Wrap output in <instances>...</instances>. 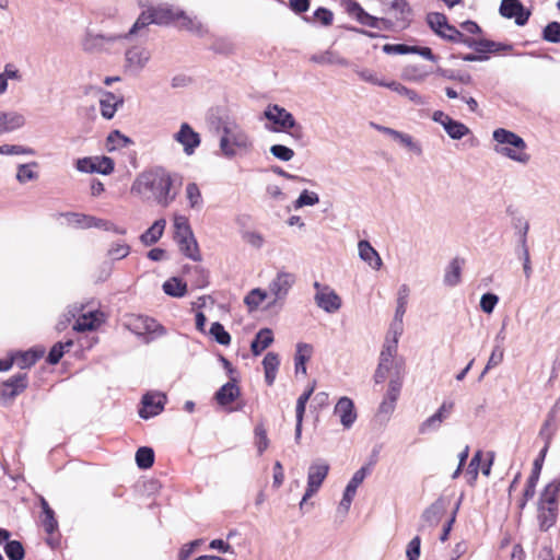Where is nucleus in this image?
<instances>
[{
	"label": "nucleus",
	"mask_w": 560,
	"mask_h": 560,
	"mask_svg": "<svg viewBox=\"0 0 560 560\" xmlns=\"http://www.w3.org/2000/svg\"><path fill=\"white\" fill-rule=\"evenodd\" d=\"M404 329V320H390L374 373L375 383L387 381L386 392L378 407L380 413L387 416L396 408L406 377L405 361L397 358L398 343Z\"/></svg>",
	"instance_id": "f257e3e1"
},
{
	"label": "nucleus",
	"mask_w": 560,
	"mask_h": 560,
	"mask_svg": "<svg viewBox=\"0 0 560 560\" xmlns=\"http://www.w3.org/2000/svg\"><path fill=\"white\" fill-rule=\"evenodd\" d=\"M172 185L173 178L168 172L154 168L137 175L130 191L142 199L152 197L159 205L167 207L176 198V192L172 191Z\"/></svg>",
	"instance_id": "f03ea898"
},
{
	"label": "nucleus",
	"mask_w": 560,
	"mask_h": 560,
	"mask_svg": "<svg viewBox=\"0 0 560 560\" xmlns=\"http://www.w3.org/2000/svg\"><path fill=\"white\" fill-rule=\"evenodd\" d=\"M219 151L225 159L242 158L254 151V139L248 130L233 118H223L219 127Z\"/></svg>",
	"instance_id": "7ed1b4c3"
},
{
	"label": "nucleus",
	"mask_w": 560,
	"mask_h": 560,
	"mask_svg": "<svg viewBox=\"0 0 560 560\" xmlns=\"http://www.w3.org/2000/svg\"><path fill=\"white\" fill-rule=\"evenodd\" d=\"M491 148L500 158L521 166H526L532 161L526 141L518 133L506 128L500 127L492 131Z\"/></svg>",
	"instance_id": "20e7f679"
},
{
	"label": "nucleus",
	"mask_w": 560,
	"mask_h": 560,
	"mask_svg": "<svg viewBox=\"0 0 560 560\" xmlns=\"http://www.w3.org/2000/svg\"><path fill=\"white\" fill-rule=\"evenodd\" d=\"M178 15H180V9L170 4H159L156 7L149 8L147 11L142 12L136 21L130 33H136L138 28L152 23L159 25L174 23Z\"/></svg>",
	"instance_id": "39448f33"
},
{
	"label": "nucleus",
	"mask_w": 560,
	"mask_h": 560,
	"mask_svg": "<svg viewBox=\"0 0 560 560\" xmlns=\"http://www.w3.org/2000/svg\"><path fill=\"white\" fill-rule=\"evenodd\" d=\"M329 470L330 466L324 459H316L310 464L306 474L305 491L299 504L301 510L311 498L318 493L329 474Z\"/></svg>",
	"instance_id": "423d86ee"
},
{
	"label": "nucleus",
	"mask_w": 560,
	"mask_h": 560,
	"mask_svg": "<svg viewBox=\"0 0 560 560\" xmlns=\"http://www.w3.org/2000/svg\"><path fill=\"white\" fill-rule=\"evenodd\" d=\"M264 116L273 124L272 127H267L271 131L292 135L293 130L301 129L293 115L279 105H268L264 110Z\"/></svg>",
	"instance_id": "0eeeda50"
},
{
	"label": "nucleus",
	"mask_w": 560,
	"mask_h": 560,
	"mask_svg": "<svg viewBox=\"0 0 560 560\" xmlns=\"http://www.w3.org/2000/svg\"><path fill=\"white\" fill-rule=\"evenodd\" d=\"M315 304L327 314H336L342 307V299L335 289L319 282L314 283Z\"/></svg>",
	"instance_id": "6e6552de"
},
{
	"label": "nucleus",
	"mask_w": 560,
	"mask_h": 560,
	"mask_svg": "<svg viewBox=\"0 0 560 560\" xmlns=\"http://www.w3.org/2000/svg\"><path fill=\"white\" fill-rule=\"evenodd\" d=\"M69 314L75 318L73 330L78 332L92 331L97 329L104 322V315L100 311L83 312L82 306L77 304L69 307Z\"/></svg>",
	"instance_id": "1a4fd4ad"
},
{
	"label": "nucleus",
	"mask_w": 560,
	"mask_h": 560,
	"mask_svg": "<svg viewBox=\"0 0 560 560\" xmlns=\"http://www.w3.org/2000/svg\"><path fill=\"white\" fill-rule=\"evenodd\" d=\"M370 474V468L366 466H362L358 470L353 472L350 480L345 487L342 492V497L338 503L337 511L342 515H347L350 511L351 504L357 495L358 489L364 482L365 478Z\"/></svg>",
	"instance_id": "9d476101"
},
{
	"label": "nucleus",
	"mask_w": 560,
	"mask_h": 560,
	"mask_svg": "<svg viewBox=\"0 0 560 560\" xmlns=\"http://www.w3.org/2000/svg\"><path fill=\"white\" fill-rule=\"evenodd\" d=\"M75 168L80 173L110 175L115 170V162L106 155H93L78 159Z\"/></svg>",
	"instance_id": "9b49d317"
},
{
	"label": "nucleus",
	"mask_w": 560,
	"mask_h": 560,
	"mask_svg": "<svg viewBox=\"0 0 560 560\" xmlns=\"http://www.w3.org/2000/svg\"><path fill=\"white\" fill-rule=\"evenodd\" d=\"M295 282V276L288 271H280L268 285L270 301L267 306H273L283 301Z\"/></svg>",
	"instance_id": "f8f14e48"
},
{
	"label": "nucleus",
	"mask_w": 560,
	"mask_h": 560,
	"mask_svg": "<svg viewBox=\"0 0 560 560\" xmlns=\"http://www.w3.org/2000/svg\"><path fill=\"white\" fill-rule=\"evenodd\" d=\"M187 156L195 154L201 144V137L188 122H180L179 128L172 136Z\"/></svg>",
	"instance_id": "ddd939ff"
},
{
	"label": "nucleus",
	"mask_w": 560,
	"mask_h": 560,
	"mask_svg": "<svg viewBox=\"0 0 560 560\" xmlns=\"http://www.w3.org/2000/svg\"><path fill=\"white\" fill-rule=\"evenodd\" d=\"M431 118L434 122L439 124L453 140H460L470 133V129L465 124L453 119L443 110H434Z\"/></svg>",
	"instance_id": "4468645a"
},
{
	"label": "nucleus",
	"mask_w": 560,
	"mask_h": 560,
	"mask_svg": "<svg viewBox=\"0 0 560 560\" xmlns=\"http://www.w3.org/2000/svg\"><path fill=\"white\" fill-rule=\"evenodd\" d=\"M453 409V401H443L434 413L419 424V433L424 435L439 431L442 424L451 417Z\"/></svg>",
	"instance_id": "2eb2a0df"
},
{
	"label": "nucleus",
	"mask_w": 560,
	"mask_h": 560,
	"mask_svg": "<svg viewBox=\"0 0 560 560\" xmlns=\"http://www.w3.org/2000/svg\"><path fill=\"white\" fill-rule=\"evenodd\" d=\"M347 13L357 20L360 24L377 28V30H389L390 22L386 19H380L373 16L364 11V9L355 1H347L345 3Z\"/></svg>",
	"instance_id": "dca6fc26"
},
{
	"label": "nucleus",
	"mask_w": 560,
	"mask_h": 560,
	"mask_svg": "<svg viewBox=\"0 0 560 560\" xmlns=\"http://www.w3.org/2000/svg\"><path fill=\"white\" fill-rule=\"evenodd\" d=\"M343 430H350L358 420V411L353 400L348 396L338 398L332 410Z\"/></svg>",
	"instance_id": "f3484780"
},
{
	"label": "nucleus",
	"mask_w": 560,
	"mask_h": 560,
	"mask_svg": "<svg viewBox=\"0 0 560 560\" xmlns=\"http://www.w3.org/2000/svg\"><path fill=\"white\" fill-rule=\"evenodd\" d=\"M151 59V51L142 46H135L125 54V68L130 73L141 72Z\"/></svg>",
	"instance_id": "a211bd4d"
},
{
	"label": "nucleus",
	"mask_w": 560,
	"mask_h": 560,
	"mask_svg": "<svg viewBox=\"0 0 560 560\" xmlns=\"http://www.w3.org/2000/svg\"><path fill=\"white\" fill-rule=\"evenodd\" d=\"M428 23L430 27L441 37L453 42H459L463 38V34L457 31L454 26L447 23V19L444 14L433 12L428 15Z\"/></svg>",
	"instance_id": "6ab92c4d"
},
{
	"label": "nucleus",
	"mask_w": 560,
	"mask_h": 560,
	"mask_svg": "<svg viewBox=\"0 0 560 560\" xmlns=\"http://www.w3.org/2000/svg\"><path fill=\"white\" fill-rule=\"evenodd\" d=\"M27 124L25 114L19 110L0 109V136L24 128Z\"/></svg>",
	"instance_id": "aec40b11"
},
{
	"label": "nucleus",
	"mask_w": 560,
	"mask_h": 560,
	"mask_svg": "<svg viewBox=\"0 0 560 560\" xmlns=\"http://www.w3.org/2000/svg\"><path fill=\"white\" fill-rule=\"evenodd\" d=\"M166 396L163 393L154 392L148 393L142 398V407L139 415L143 419H149L158 416L164 409Z\"/></svg>",
	"instance_id": "412c9836"
},
{
	"label": "nucleus",
	"mask_w": 560,
	"mask_h": 560,
	"mask_svg": "<svg viewBox=\"0 0 560 560\" xmlns=\"http://www.w3.org/2000/svg\"><path fill=\"white\" fill-rule=\"evenodd\" d=\"M125 326L138 336L153 334L159 329L155 319L142 315H129L125 319Z\"/></svg>",
	"instance_id": "4be33fe9"
},
{
	"label": "nucleus",
	"mask_w": 560,
	"mask_h": 560,
	"mask_svg": "<svg viewBox=\"0 0 560 560\" xmlns=\"http://www.w3.org/2000/svg\"><path fill=\"white\" fill-rule=\"evenodd\" d=\"M500 13L506 19H514L517 25H524L530 15L520 0H502Z\"/></svg>",
	"instance_id": "5701e85b"
},
{
	"label": "nucleus",
	"mask_w": 560,
	"mask_h": 560,
	"mask_svg": "<svg viewBox=\"0 0 560 560\" xmlns=\"http://www.w3.org/2000/svg\"><path fill=\"white\" fill-rule=\"evenodd\" d=\"M358 255L372 270L378 271L383 267L378 252L366 240L358 242Z\"/></svg>",
	"instance_id": "b1692460"
},
{
	"label": "nucleus",
	"mask_w": 560,
	"mask_h": 560,
	"mask_svg": "<svg viewBox=\"0 0 560 560\" xmlns=\"http://www.w3.org/2000/svg\"><path fill=\"white\" fill-rule=\"evenodd\" d=\"M44 353V348H34L24 352L11 353L5 360H12V365L15 363L20 369H27L34 365Z\"/></svg>",
	"instance_id": "393cba45"
},
{
	"label": "nucleus",
	"mask_w": 560,
	"mask_h": 560,
	"mask_svg": "<svg viewBox=\"0 0 560 560\" xmlns=\"http://www.w3.org/2000/svg\"><path fill=\"white\" fill-rule=\"evenodd\" d=\"M275 341V334L272 329L265 327L257 331L252 343L250 351L253 355H260L266 349H268Z\"/></svg>",
	"instance_id": "a878e982"
},
{
	"label": "nucleus",
	"mask_w": 560,
	"mask_h": 560,
	"mask_svg": "<svg viewBox=\"0 0 560 560\" xmlns=\"http://www.w3.org/2000/svg\"><path fill=\"white\" fill-rule=\"evenodd\" d=\"M265 382L267 385L272 386L280 366V357L276 352H267L261 361Z\"/></svg>",
	"instance_id": "bb28decb"
},
{
	"label": "nucleus",
	"mask_w": 560,
	"mask_h": 560,
	"mask_svg": "<svg viewBox=\"0 0 560 560\" xmlns=\"http://www.w3.org/2000/svg\"><path fill=\"white\" fill-rule=\"evenodd\" d=\"M463 265L464 260L457 257L448 262L443 276V282L446 287L453 288L460 283Z\"/></svg>",
	"instance_id": "cd10ccee"
},
{
	"label": "nucleus",
	"mask_w": 560,
	"mask_h": 560,
	"mask_svg": "<svg viewBox=\"0 0 560 560\" xmlns=\"http://www.w3.org/2000/svg\"><path fill=\"white\" fill-rule=\"evenodd\" d=\"M313 347L310 343L299 342L295 347L294 369L295 374L306 375V362L311 359Z\"/></svg>",
	"instance_id": "c85d7f7f"
},
{
	"label": "nucleus",
	"mask_w": 560,
	"mask_h": 560,
	"mask_svg": "<svg viewBox=\"0 0 560 560\" xmlns=\"http://www.w3.org/2000/svg\"><path fill=\"white\" fill-rule=\"evenodd\" d=\"M26 386V374H18L2 384V395L8 398H13L22 393Z\"/></svg>",
	"instance_id": "c756f323"
},
{
	"label": "nucleus",
	"mask_w": 560,
	"mask_h": 560,
	"mask_svg": "<svg viewBox=\"0 0 560 560\" xmlns=\"http://www.w3.org/2000/svg\"><path fill=\"white\" fill-rule=\"evenodd\" d=\"M166 228V220L159 219L140 236V241L144 246H151L160 241Z\"/></svg>",
	"instance_id": "7c9ffc66"
},
{
	"label": "nucleus",
	"mask_w": 560,
	"mask_h": 560,
	"mask_svg": "<svg viewBox=\"0 0 560 560\" xmlns=\"http://www.w3.org/2000/svg\"><path fill=\"white\" fill-rule=\"evenodd\" d=\"M121 100L113 93L105 92L100 97V109L101 114L105 119H112L119 104H121Z\"/></svg>",
	"instance_id": "2f4dec72"
},
{
	"label": "nucleus",
	"mask_w": 560,
	"mask_h": 560,
	"mask_svg": "<svg viewBox=\"0 0 560 560\" xmlns=\"http://www.w3.org/2000/svg\"><path fill=\"white\" fill-rule=\"evenodd\" d=\"M175 242L178 244L180 252L186 257H188L189 259H191L194 261L201 260L199 246H198V243H197L194 234H191L189 236L187 235L185 237L184 236L179 237V238L175 240Z\"/></svg>",
	"instance_id": "473e14b6"
},
{
	"label": "nucleus",
	"mask_w": 560,
	"mask_h": 560,
	"mask_svg": "<svg viewBox=\"0 0 560 560\" xmlns=\"http://www.w3.org/2000/svg\"><path fill=\"white\" fill-rule=\"evenodd\" d=\"M240 396V387L235 381L224 384L215 394L219 405L225 407L233 402Z\"/></svg>",
	"instance_id": "72a5a7b5"
},
{
	"label": "nucleus",
	"mask_w": 560,
	"mask_h": 560,
	"mask_svg": "<svg viewBox=\"0 0 560 560\" xmlns=\"http://www.w3.org/2000/svg\"><path fill=\"white\" fill-rule=\"evenodd\" d=\"M37 168H38L37 162H28V163L20 164L16 167L15 179L22 185L26 184L28 182L37 180L39 177Z\"/></svg>",
	"instance_id": "f704fd0d"
},
{
	"label": "nucleus",
	"mask_w": 560,
	"mask_h": 560,
	"mask_svg": "<svg viewBox=\"0 0 560 560\" xmlns=\"http://www.w3.org/2000/svg\"><path fill=\"white\" fill-rule=\"evenodd\" d=\"M465 45H467L470 48H474L477 54L481 56H487L489 52H495L499 51L501 48H503L500 44L491 42V40H474L468 39L463 35V38L460 40Z\"/></svg>",
	"instance_id": "c9c22d12"
},
{
	"label": "nucleus",
	"mask_w": 560,
	"mask_h": 560,
	"mask_svg": "<svg viewBox=\"0 0 560 560\" xmlns=\"http://www.w3.org/2000/svg\"><path fill=\"white\" fill-rule=\"evenodd\" d=\"M270 300V295L262 289H253L244 298V303L249 312L257 311L266 300Z\"/></svg>",
	"instance_id": "e433bc0d"
},
{
	"label": "nucleus",
	"mask_w": 560,
	"mask_h": 560,
	"mask_svg": "<svg viewBox=\"0 0 560 560\" xmlns=\"http://www.w3.org/2000/svg\"><path fill=\"white\" fill-rule=\"evenodd\" d=\"M132 143L131 139L122 135L119 130H114L108 133L105 148L108 152H115L124 149Z\"/></svg>",
	"instance_id": "4c0bfd02"
},
{
	"label": "nucleus",
	"mask_w": 560,
	"mask_h": 560,
	"mask_svg": "<svg viewBox=\"0 0 560 560\" xmlns=\"http://www.w3.org/2000/svg\"><path fill=\"white\" fill-rule=\"evenodd\" d=\"M444 512V505L441 501H438L435 503H433L431 506H429L422 514L421 516V521H422V526L425 527V526H429V527H432V526H435L441 517H442V514Z\"/></svg>",
	"instance_id": "58836bf2"
},
{
	"label": "nucleus",
	"mask_w": 560,
	"mask_h": 560,
	"mask_svg": "<svg viewBox=\"0 0 560 560\" xmlns=\"http://www.w3.org/2000/svg\"><path fill=\"white\" fill-rule=\"evenodd\" d=\"M162 288L165 294L173 298H183L187 293L186 282L177 277L167 279Z\"/></svg>",
	"instance_id": "ea45409f"
},
{
	"label": "nucleus",
	"mask_w": 560,
	"mask_h": 560,
	"mask_svg": "<svg viewBox=\"0 0 560 560\" xmlns=\"http://www.w3.org/2000/svg\"><path fill=\"white\" fill-rule=\"evenodd\" d=\"M185 197L188 207L194 210H200L203 206V199L200 188L196 183H188L185 187Z\"/></svg>",
	"instance_id": "a19ab883"
},
{
	"label": "nucleus",
	"mask_w": 560,
	"mask_h": 560,
	"mask_svg": "<svg viewBox=\"0 0 560 560\" xmlns=\"http://www.w3.org/2000/svg\"><path fill=\"white\" fill-rule=\"evenodd\" d=\"M559 491H560V482L559 481L553 480V481L549 482L545 487V489L540 495L539 505H549V506L558 508L557 498H558Z\"/></svg>",
	"instance_id": "79ce46f5"
},
{
	"label": "nucleus",
	"mask_w": 560,
	"mask_h": 560,
	"mask_svg": "<svg viewBox=\"0 0 560 560\" xmlns=\"http://www.w3.org/2000/svg\"><path fill=\"white\" fill-rule=\"evenodd\" d=\"M172 221L174 230V240L194 234L189 224V220L186 215L180 213H174Z\"/></svg>",
	"instance_id": "37998d69"
},
{
	"label": "nucleus",
	"mask_w": 560,
	"mask_h": 560,
	"mask_svg": "<svg viewBox=\"0 0 560 560\" xmlns=\"http://www.w3.org/2000/svg\"><path fill=\"white\" fill-rule=\"evenodd\" d=\"M390 10L395 14L397 21L400 22L402 27L409 22L411 9L406 0H394L390 4Z\"/></svg>",
	"instance_id": "c03bdc74"
},
{
	"label": "nucleus",
	"mask_w": 560,
	"mask_h": 560,
	"mask_svg": "<svg viewBox=\"0 0 560 560\" xmlns=\"http://www.w3.org/2000/svg\"><path fill=\"white\" fill-rule=\"evenodd\" d=\"M557 511V506L539 505L538 518L542 529H548L556 523Z\"/></svg>",
	"instance_id": "a18cd8bd"
},
{
	"label": "nucleus",
	"mask_w": 560,
	"mask_h": 560,
	"mask_svg": "<svg viewBox=\"0 0 560 560\" xmlns=\"http://www.w3.org/2000/svg\"><path fill=\"white\" fill-rule=\"evenodd\" d=\"M319 203V196L313 190L304 189L301 191L299 197L293 201V208L295 210L304 207H314Z\"/></svg>",
	"instance_id": "49530a36"
},
{
	"label": "nucleus",
	"mask_w": 560,
	"mask_h": 560,
	"mask_svg": "<svg viewBox=\"0 0 560 560\" xmlns=\"http://www.w3.org/2000/svg\"><path fill=\"white\" fill-rule=\"evenodd\" d=\"M60 217L65 220L67 224L73 228L90 229L91 215L77 212H67L60 214Z\"/></svg>",
	"instance_id": "de8ad7c7"
},
{
	"label": "nucleus",
	"mask_w": 560,
	"mask_h": 560,
	"mask_svg": "<svg viewBox=\"0 0 560 560\" xmlns=\"http://www.w3.org/2000/svg\"><path fill=\"white\" fill-rule=\"evenodd\" d=\"M396 142L416 155H421L423 152L421 143L409 133L400 131Z\"/></svg>",
	"instance_id": "09e8293b"
},
{
	"label": "nucleus",
	"mask_w": 560,
	"mask_h": 560,
	"mask_svg": "<svg viewBox=\"0 0 560 560\" xmlns=\"http://www.w3.org/2000/svg\"><path fill=\"white\" fill-rule=\"evenodd\" d=\"M72 346H73V341L70 339L65 342L55 343L48 353L47 361L50 364H57L60 361V359L63 357V354L67 351H69Z\"/></svg>",
	"instance_id": "8fccbe9b"
},
{
	"label": "nucleus",
	"mask_w": 560,
	"mask_h": 560,
	"mask_svg": "<svg viewBox=\"0 0 560 560\" xmlns=\"http://www.w3.org/2000/svg\"><path fill=\"white\" fill-rule=\"evenodd\" d=\"M21 79L19 70L13 65H5L3 71L0 73V96L3 95L8 90L9 80Z\"/></svg>",
	"instance_id": "3c124183"
},
{
	"label": "nucleus",
	"mask_w": 560,
	"mask_h": 560,
	"mask_svg": "<svg viewBox=\"0 0 560 560\" xmlns=\"http://www.w3.org/2000/svg\"><path fill=\"white\" fill-rule=\"evenodd\" d=\"M36 151L22 144H2L0 145V155H28L33 156Z\"/></svg>",
	"instance_id": "603ef678"
},
{
	"label": "nucleus",
	"mask_w": 560,
	"mask_h": 560,
	"mask_svg": "<svg viewBox=\"0 0 560 560\" xmlns=\"http://www.w3.org/2000/svg\"><path fill=\"white\" fill-rule=\"evenodd\" d=\"M209 334L218 343L222 346H229L231 343L230 334L218 322L211 325Z\"/></svg>",
	"instance_id": "864d4df0"
},
{
	"label": "nucleus",
	"mask_w": 560,
	"mask_h": 560,
	"mask_svg": "<svg viewBox=\"0 0 560 560\" xmlns=\"http://www.w3.org/2000/svg\"><path fill=\"white\" fill-rule=\"evenodd\" d=\"M482 457H483V454L481 451H478L471 458L469 465H468V468L466 470V477H467V481L472 485L476 480H477V477H478V472H479V469H480V465H481V462H482Z\"/></svg>",
	"instance_id": "5fc2aeb1"
},
{
	"label": "nucleus",
	"mask_w": 560,
	"mask_h": 560,
	"mask_svg": "<svg viewBox=\"0 0 560 560\" xmlns=\"http://www.w3.org/2000/svg\"><path fill=\"white\" fill-rule=\"evenodd\" d=\"M136 462L142 469L150 468L154 462L153 450L150 447H140L136 453Z\"/></svg>",
	"instance_id": "6e6d98bb"
},
{
	"label": "nucleus",
	"mask_w": 560,
	"mask_h": 560,
	"mask_svg": "<svg viewBox=\"0 0 560 560\" xmlns=\"http://www.w3.org/2000/svg\"><path fill=\"white\" fill-rule=\"evenodd\" d=\"M270 153L279 161L289 162L294 158V151L283 144H273L270 147Z\"/></svg>",
	"instance_id": "4d7b16f0"
},
{
	"label": "nucleus",
	"mask_w": 560,
	"mask_h": 560,
	"mask_svg": "<svg viewBox=\"0 0 560 560\" xmlns=\"http://www.w3.org/2000/svg\"><path fill=\"white\" fill-rule=\"evenodd\" d=\"M428 77V72L420 70L416 66L407 67L402 72V79L413 83H421Z\"/></svg>",
	"instance_id": "13d9d810"
},
{
	"label": "nucleus",
	"mask_w": 560,
	"mask_h": 560,
	"mask_svg": "<svg viewBox=\"0 0 560 560\" xmlns=\"http://www.w3.org/2000/svg\"><path fill=\"white\" fill-rule=\"evenodd\" d=\"M499 303V296L494 293H485L481 295L480 298V310L485 313V314H492L495 306L498 305Z\"/></svg>",
	"instance_id": "bf43d9fd"
},
{
	"label": "nucleus",
	"mask_w": 560,
	"mask_h": 560,
	"mask_svg": "<svg viewBox=\"0 0 560 560\" xmlns=\"http://www.w3.org/2000/svg\"><path fill=\"white\" fill-rule=\"evenodd\" d=\"M504 359V349L501 346H494L491 354L489 357V360L487 362V365L485 368V371L481 374V377L491 369L498 366L502 363Z\"/></svg>",
	"instance_id": "052dcab7"
},
{
	"label": "nucleus",
	"mask_w": 560,
	"mask_h": 560,
	"mask_svg": "<svg viewBox=\"0 0 560 560\" xmlns=\"http://www.w3.org/2000/svg\"><path fill=\"white\" fill-rule=\"evenodd\" d=\"M4 551L10 560H22L24 558V548L18 540L8 541Z\"/></svg>",
	"instance_id": "680f3d73"
},
{
	"label": "nucleus",
	"mask_w": 560,
	"mask_h": 560,
	"mask_svg": "<svg viewBox=\"0 0 560 560\" xmlns=\"http://www.w3.org/2000/svg\"><path fill=\"white\" fill-rule=\"evenodd\" d=\"M174 23H176L177 26L189 31L200 30V23L196 19L187 15L183 10H180V15L176 18Z\"/></svg>",
	"instance_id": "e2e57ef3"
},
{
	"label": "nucleus",
	"mask_w": 560,
	"mask_h": 560,
	"mask_svg": "<svg viewBox=\"0 0 560 560\" xmlns=\"http://www.w3.org/2000/svg\"><path fill=\"white\" fill-rule=\"evenodd\" d=\"M130 253V246L126 243H114L108 249V256L113 259H122Z\"/></svg>",
	"instance_id": "0e129e2a"
},
{
	"label": "nucleus",
	"mask_w": 560,
	"mask_h": 560,
	"mask_svg": "<svg viewBox=\"0 0 560 560\" xmlns=\"http://www.w3.org/2000/svg\"><path fill=\"white\" fill-rule=\"evenodd\" d=\"M243 240L253 248L260 249L265 245V236L257 231H247L243 235Z\"/></svg>",
	"instance_id": "69168bd1"
},
{
	"label": "nucleus",
	"mask_w": 560,
	"mask_h": 560,
	"mask_svg": "<svg viewBox=\"0 0 560 560\" xmlns=\"http://www.w3.org/2000/svg\"><path fill=\"white\" fill-rule=\"evenodd\" d=\"M314 392V386L305 390L296 401V420L303 421L306 404Z\"/></svg>",
	"instance_id": "338daca9"
},
{
	"label": "nucleus",
	"mask_w": 560,
	"mask_h": 560,
	"mask_svg": "<svg viewBox=\"0 0 560 560\" xmlns=\"http://www.w3.org/2000/svg\"><path fill=\"white\" fill-rule=\"evenodd\" d=\"M544 38L550 43L560 42V23L551 22L544 30Z\"/></svg>",
	"instance_id": "774afa93"
}]
</instances>
